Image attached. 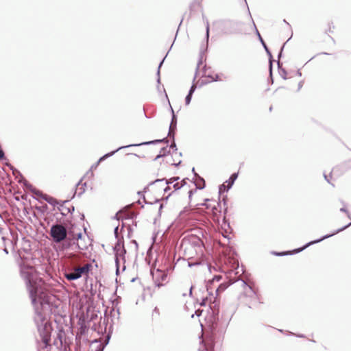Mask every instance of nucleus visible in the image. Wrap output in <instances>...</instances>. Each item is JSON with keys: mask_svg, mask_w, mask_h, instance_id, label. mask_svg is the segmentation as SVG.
Wrapping results in <instances>:
<instances>
[{"mask_svg": "<svg viewBox=\"0 0 351 351\" xmlns=\"http://www.w3.org/2000/svg\"><path fill=\"white\" fill-rule=\"evenodd\" d=\"M19 267L21 276L25 282L34 308V322L46 347L50 341L52 331L49 315L52 313L54 296L47 291L36 269L27 259H22Z\"/></svg>", "mask_w": 351, "mask_h": 351, "instance_id": "obj_1", "label": "nucleus"}, {"mask_svg": "<svg viewBox=\"0 0 351 351\" xmlns=\"http://www.w3.org/2000/svg\"><path fill=\"white\" fill-rule=\"evenodd\" d=\"M182 248L184 255L189 259L195 256L202 255L203 253L202 242L197 238H193L192 240L184 239L182 243Z\"/></svg>", "mask_w": 351, "mask_h": 351, "instance_id": "obj_2", "label": "nucleus"}, {"mask_svg": "<svg viewBox=\"0 0 351 351\" xmlns=\"http://www.w3.org/2000/svg\"><path fill=\"white\" fill-rule=\"evenodd\" d=\"M66 228L62 225L56 224L51 228L50 234L56 243L63 241L66 238Z\"/></svg>", "mask_w": 351, "mask_h": 351, "instance_id": "obj_3", "label": "nucleus"}, {"mask_svg": "<svg viewBox=\"0 0 351 351\" xmlns=\"http://www.w3.org/2000/svg\"><path fill=\"white\" fill-rule=\"evenodd\" d=\"M151 274L156 286L162 287L167 282V274L165 271L153 269L151 270Z\"/></svg>", "mask_w": 351, "mask_h": 351, "instance_id": "obj_4", "label": "nucleus"}, {"mask_svg": "<svg viewBox=\"0 0 351 351\" xmlns=\"http://www.w3.org/2000/svg\"><path fill=\"white\" fill-rule=\"evenodd\" d=\"M114 251L115 254V263L117 266V274L119 271V263L122 261L125 262V254L126 252L124 249L123 244L121 241H118L114 247Z\"/></svg>", "mask_w": 351, "mask_h": 351, "instance_id": "obj_5", "label": "nucleus"}, {"mask_svg": "<svg viewBox=\"0 0 351 351\" xmlns=\"http://www.w3.org/2000/svg\"><path fill=\"white\" fill-rule=\"evenodd\" d=\"M351 225V222L348 224L347 226H345L344 227L337 230V231H335V232L330 234H327V235H325L322 238L319 239H317V240H315V241H311L309 242L308 243H307L306 245H305L303 247L300 248V249H298V250H295V252H301L302 250H304L306 247H308L309 245H312V244H314V243H319L326 239H328L343 230H344L345 229H346L348 227H349Z\"/></svg>", "mask_w": 351, "mask_h": 351, "instance_id": "obj_6", "label": "nucleus"}, {"mask_svg": "<svg viewBox=\"0 0 351 351\" xmlns=\"http://www.w3.org/2000/svg\"><path fill=\"white\" fill-rule=\"evenodd\" d=\"M218 304L217 295H214L213 293H209L208 296L204 298L201 303L202 306L209 305L211 308L217 307Z\"/></svg>", "mask_w": 351, "mask_h": 351, "instance_id": "obj_7", "label": "nucleus"}, {"mask_svg": "<svg viewBox=\"0 0 351 351\" xmlns=\"http://www.w3.org/2000/svg\"><path fill=\"white\" fill-rule=\"evenodd\" d=\"M161 141H162V140H156V141H149V142H145V143H141V145L154 144V143H159V142H161ZM134 145H127V146L119 147L116 150H114L113 152H111L110 153H108V154H105L104 156L101 157L99 158V161H98V163L101 162L102 160H104L105 158L112 156L113 154H114L117 152H118L120 149H122L123 148H126V147H130V146H134ZM136 145H141V144H137Z\"/></svg>", "mask_w": 351, "mask_h": 351, "instance_id": "obj_8", "label": "nucleus"}, {"mask_svg": "<svg viewBox=\"0 0 351 351\" xmlns=\"http://www.w3.org/2000/svg\"><path fill=\"white\" fill-rule=\"evenodd\" d=\"M86 239H87V241L88 242L89 239L88 237H82V233L77 234V246L78 249L81 250H84L88 248V243L87 242H85Z\"/></svg>", "mask_w": 351, "mask_h": 351, "instance_id": "obj_9", "label": "nucleus"}, {"mask_svg": "<svg viewBox=\"0 0 351 351\" xmlns=\"http://www.w3.org/2000/svg\"><path fill=\"white\" fill-rule=\"evenodd\" d=\"M179 177H173L169 180H166V184H173V187L175 191L180 189L182 186V182L184 183V180H182L180 183L178 182Z\"/></svg>", "mask_w": 351, "mask_h": 351, "instance_id": "obj_10", "label": "nucleus"}, {"mask_svg": "<svg viewBox=\"0 0 351 351\" xmlns=\"http://www.w3.org/2000/svg\"><path fill=\"white\" fill-rule=\"evenodd\" d=\"M65 278L69 280H75L81 278V276L77 271V269L74 268L71 271L65 274Z\"/></svg>", "mask_w": 351, "mask_h": 351, "instance_id": "obj_11", "label": "nucleus"}, {"mask_svg": "<svg viewBox=\"0 0 351 351\" xmlns=\"http://www.w3.org/2000/svg\"><path fill=\"white\" fill-rule=\"evenodd\" d=\"M242 285L244 289V293L248 297H254L256 295V293L254 290L250 285H248L245 281L242 280Z\"/></svg>", "mask_w": 351, "mask_h": 351, "instance_id": "obj_12", "label": "nucleus"}, {"mask_svg": "<svg viewBox=\"0 0 351 351\" xmlns=\"http://www.w3.org/2000/svg\"><path fill=\"white\" fill-rule=\"evenodd\" d=\"M35 194L40 196L42 199L47 201L51 205L55 206L57 204V201L56 199H54L53 197H50L46 194H43L40 191L36 192Z\"/></svg>", "mask_w": 351, "mask_h": 351, "instance_id": "obj_13", "label": "nucleus"}, {"mask_svg": "<svg viewBox=\"0 0 351 351\" xmlns=\"http://www.w3.org/2000/svg\"><path fill=\"white\" fill-rule=\"evenodd\" d=\"M171 112H172V120H171V125L169 126V136H171V135L173 136V132L176 128L177 120H176V117L174 114L173 110L171 107Z\"/></svg>", "mask_w": 351, "mask_h": 351, "instance_id": "obj_14", "label": "nucleus"}, {"mask_svg": "<svg viewBox=\"0 0 351 351\" xmlns=\"http://www.w3.org/2000/svg\"><path fill=\"white\" fill-rule=\"evenodd\" d=\"M238 177V173H234L232 174V176L230 177L229 180L226 182L227 183V190H229L232 186L233 185L234 181Z\"/></svg>", "mask_w": 351, "mask_h": 351, "instance_id": "obj_15", "label": "nucleus"}, {"mask_svg": "<svg viewBox=\"0 0 351 351\" xmlns=\"http://www.w3.org/2000/svg\"><path fill=\"white\" fill-rule=\"evenodd\" d=\"M91 265L90 264H86L83 267H76L77 269V271L80 273L82 276L84 274H88Z\"/></svg>", "mask_w": 351, "mask_h": 351, "instance_id": "obj_16", "label": "nucleus"}, {"mask_svg": "<svg viewBox=\"0 0 351 351\" xmlns=\"http://www.w3.org/2000/svg\"><path fill=\"white\" fill-rule=\"evenodd\" d=\"M206 39L208 40L209 38V22L208 20H206Z\"/></svg>", "mask_w": 351, "mask_h": 351, "instance_id": "obj_17", "label": "nucleus"}, {"mask_svg": "<svg viewBox=\"0 0 351 351\" xmlns=\"http://www.w3.org/2000/svg\"><path fill=\"white\" fill-rule=\"evenodd\" d=\"M164 60L163 59L162 60V62L159 64V66H158V72H157V75H158V80H157V82L159 84L160 82V77H159V75H160V68L161 67L163 62H164Z\"/></svg>", "mask_w": 351, "mask_h": 351, "instance_id": "obj_18", "label": "nucleus"}, {"mask_svg": "<svg viewBox=\"0 0 351 351\" xmlns=\"http://www.w3.org/2000/svg\"><path fill=\"white\" fill-rule=\"evenodd\" d=\"M226 287L224 285H221L218 287V288L216 289V293H217L219 291H222L225 290Z\"/></svg>", "mask_w": 351, "mask_h": 351, "instance_id": "obj_19", "label": "nucleus"}, {"mask_svg": "<svg viewBox=\"0 0 351 351\" xmlns=\"http://www.w3.org/2000/svg\"><path fill=\"white\" fill-rule=\"evenodd\" d=\"M192 95H188L185 98L186 105H189L191 102Z\"/></svg>", "mask_w": 351, "mask_h": 351, "instance_id": "obj_20", "label": "nucleus"}, {"mask_svg": "<svg viewBox=\"0 0 351 351\" xmlns=\"http://www.w3.org/2000/svg\"><path fill=\"white\" fill-rule=\"evenodd\" d=\"M226 188H227V185H226L225 184H221L219 186V193H221L222 191H226V190L228 191Z\"/></svg>", "mask_w": 351, "mask_h": 351, "instance_id": "obj_21", "label": "nucleus"}, {"mask_svg": "<svg viewBox=\"0 0 351 351\" xmlns=\"http://www.w3.org/2000/svg\"><path fill=\"white\" fill-rule=\"evenodd\" d=\"M203 347H204L203 350H202V348H201V347L199 348V350L200 351H212V349H211L210 348H208V346H205V345H204V346H203Z\"/></svg>", "mask_w": 351, "mask_h": 351, "instance_id": "obj_22", "label": "nucleus"}, {"mask_svg": "<svg viewBox=\"0 0 351 351\" xmlns=\"http://www.w3.org/2000/svg\"><path fill=\"white\" fill-rule=\"evenodd\" d=\"M195 90V85H193V86L191 87V89H190L189 93V94H188V95H193V93H194Z\"/></svg>", "mask_w": 351, "mask_h": 351, "instance_id": "obj_23", "label": "nucleus"}, {"mask_svg": "<svg viewBox=\"0 0 351 351\" xmlns=\"http://www.w3.org/2000/svg\"><path fill=\"white\" fill-rule=\"evenodd\" d=\"M340 210H341V212H344V213H346L347 214L348 217L349 218H351V217H350V214H349L348 211L345 208H341L340 209Z\"/></svg>", "mask_w": 351, "mask_h": 351, "instance_id": "obj_24", "label": "nucleus"}, {"mask_svg": "<svg viewBox=\"0 0 351 351\" xmlns=\"http://www.w3.org/2000/svg\"><path fill=\"white\" fill-rule=\"evenodd\" d=\"M221 278V277L220 276H215L213 278V281H215V280H216V281H219Z\"/></svg>", "mask_w": 351, "mask_h": 351, "instance_id": "obj_25", "label": "nucleus"}, {"mask_svg": "<svg viewBox=\"0 0 351 351\" xmlns=\"http://www.w3.org/2000/svg\"><path fill=\"white\" fill-rule=\"evenodd\" d=\"M256 33H257V34H258V38H259V39H260V41H261V43L263 44V43H264V41H263V38H261V35H260V34H259V32H258V31L257 29H256Z\"/></svg>", "mask_w": 351, "mask_h": 351, "instance_id": "obj_26", "label": "nucleus"}, {"mask_svg": "<svg viewBox=\"0 0 351 351\" xmlns=\"http://www.w3.org/2000/svg\"><path fill=\"white\" fill-rule=\"evenodd\" d=\"M302 86V82H300L298 84V90H300Z\"/></svg>", "mask_w": 351, "mask_h": 351, "instance_id": "obj_27", "label": "nucleus"}, {"mask_svg": "<svg viewBox=\"0 0 351 351\" xmlns=\"http://www.w3.org/2000/svg\"><path fill=\"white\" fill-rule=\"evenodd\" d=\"M276 254L278 255V256H282V255L287 254V253H285V252H283V253H276Z\"/></svg>", "mask_w": 351, "mask_h": 351, "instance_id": "obj_28", "label": "nucleus"}, {"mask_svg": "<svg viewBox=\"0 0 351 351\" xmlns=\"http://www.w3.org/2000/svg\"><path fill=\"white\" fill-rule=\"evenodd\" d=\"M265 49L266 50L267 53L271 56V53H270V52H269V51L268 48L267 47V48H265Z\"/></svg>", "mask_w": 351, "mask_h": 351, "instance_id": "obj_29", "label": "nucleus"}, {"mask_svg": "<svg viewBox=\"0 0 351 351\" xmlns=\"http://www.w3.org/2000/svg\"><path fill=\"white\" fill-rule=\"evenodd\" d=\"M171 148H173V147H176V144L175 143H173L171 145Z\"/></svg>", "mask_w": 351, "mask_h": 351, "instance_id": "obj_30", "label": "nucleus"}, {"mask_svg": "<svg viewBox=\"0 0 351 351\" xmlns=\"http://www.w3.org/2000/svg\"><path fill=\"white\" fill-rule=\"evenodd\" d=\"M169 189H170V187H169V186H167V187H166V188L164 189V191H165V192H167V191H168Z\"/></svg>", "mask_w": 351, "mask_h": 351, "instance_id": "obj_31", "label": "nucleus"}, {"mask_svg": "<svg viewBox=\"0 0 351 351\" xmlns=\"http://www.w3.org/2000/svg\"><path fill=\"white\" fill-rule=\"evenodd\" d=\"M162 155V154H160L159 155H158V156L156 157L155 160H157L158 158H159Z\"/></svg>", "mask_w": 351, "mask_h": 351, "instance_id": "obj_32", "label": "nucleus"}, {"mask_svg": "<svg viewBox=\"0 0 351 351\" xmlns=\"http://www.w3.org/2000/svg\"><path fill=\"white\" fill-rule=\"evenodd\" d=\"M118 230V227H116L114 229V233L117 234Z\"/></svg>", "mask_w": 351, "mask_h": 351, "instance_id": "obj_33", "label": "nucleus"}, {"mask_svg": "<svg viewBox=\"0 0 351 351\" xmlns=\"http://www.w3.org/2000/svg\"><path fill=\"white\" fill-rule=\"evenodd\" d=\"M192 293V287H191L190 290H189V294L191 295Z\"/></svg>", "mask_w": 351, "mask_h": 351, "instance_id": "obj_34", "label": "nucleus"}, {"mask_svg": "<svg viewBox=\"0 0 351 351\" xmlns=\"http://www.w3.org/2000/svg\"><path fill=\"white\" fill-rule=\"evenodd\" d=\"M263 47H264V48H265V49L267 47L266 46V45H265V43H263Z\"/></svg>", "mask_w": 351, "mask_h": 351, "instance_id": "obj_35", "label": "nucleus"}, {"mask_svg": "<svg viewBox=\"0 0 351 351\" xmlns=\"http://www.w3.org/2000/svg\"><path fill=\"white\" fill-rule=\"evenodd\" d=\"M164 180H156L155 182H160V181H163Z\"/></svg>", "mask_w": 351, "mask_h": 351, "instance_id": "obj_36", "label": "nucleus"}, {"mask_svg": "<svg viewBox=\"0 0 351 351\" xmlns=\"http://www.w3.org/2000/svg\"><path fill=\"white\" fill-rule=\"evenodd\" d=\"M324 177H325V179H326L328 182H329V181L328 180V179H327V176H326V175L324 176Z\"/></svg>", "mask_w": 351, "mask_h": 351, "instance_id": "obj_37", "label": "nucleus"}, {"mask_svg": "<svg viewBox=\"0 0 351 351\" xmlns=\"http://www.w3.org/2000/svg\"><path fill=\"white\" fill-rule=\"evenodd\" d=\"M4 251H5V253H7V254L8 253V250L6 249H5Z\"/></svg>", "mask_w": 351, "mask_h": 351, "instance_id": "obj_38", "label": "nucleus"}, {"mask_svg": "<svg viewBox=\"0 0 351 351\" xmlns=\"http://www.w3.org/2000/svg\"><path fill=\"white\" fill-rule=\"evenodd\" d=\"M125 265H123V270H125Z\"/></svg>", "mask_w": 351, "mask_h": 351, "instance_id": "obj_39", "label": "nucleus"}]
</instances>
